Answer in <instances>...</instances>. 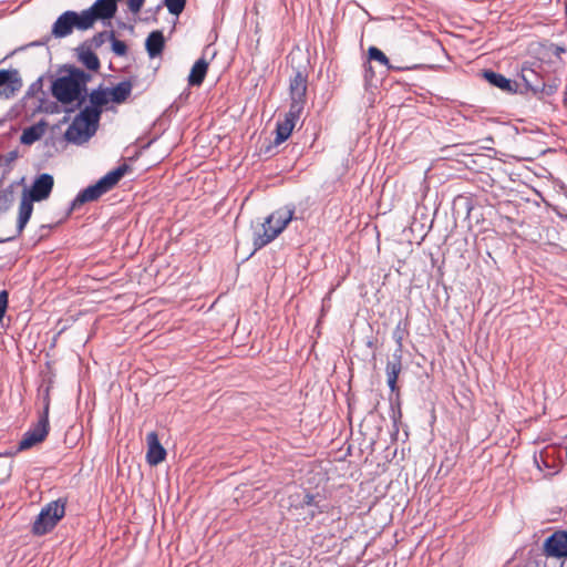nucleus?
Segmentation results:
<instances>
[{
	"instance_id": "1",
	"label": "nucleus",
	"mask_w": 567,
	"mask_h": 567,
	"mask_svg": "<svg viewBox=\"0 0 567 567\" xmlns=\"http://www.w3.org/2000/svg\"><path fill=\"white\" fill-rule=\"evenodd\" d=\"M91 75L83 70L70 66L68 74L58 76L52 81L51 94L64 106L66 113H72L86 101L87 82Z\"/></svg>"
},
{
	"instance_id": "2",
	"label": "nucleus",
	"mask_w": 567,
	"mask_h": 567,
	"mask_svg": "<svg viewBox=\"0 0 567 567\" xmlns=\"http://www.w3.org/2000/svg\"><path fill=\"white\" fill-rule=\"evenodd\" d=\"M289 91L291 103L285 120L279 121L276 125V138L274 142L276 146L288 140L296 122L303 111L307 93V75L298 71L290 80Z\"/></svg>"
},
{
	"instance_id": "3",
	"label": "nucleus",
	"mask_w": 567,
	"mask_h": 567,
	"mask_svg": "<svg viewBox=\"0 0 567 567\" xmlns=\"http://www.w3.org/2000/svg\"><path fill=\"white\" fill-rule=\"evenodd\" d=\"M295 208L285 206L270 214L261 225V231L254 237L255 250L260 249L277 238L293 218Z\"/></svg>"
},
{
	"instance_id": "4",
	"label": "nucleus",
	"mask_w": 567,
	"mask_h": 567,
	"mask_svg": "<svg viewBox=\"0 0 567 567\" xmlns=\"http://www.w3.org/2000/svg\"><path fill=\"white\" fill-rule=\"evenodd\" d=\"M99 121L100 112L95 109H82L66 128L64 133L65 140L78 145L87 142L95 134Z\"/></svg>"
},
{
	"instance_id": "5",
	"label": "nucleus",
	"mask_w": 567,
	"mask_h": 567,
	"mask_svg": "<svg viewBox=\"0 0 567 567\" xmlns=\"http://www.w3.org/2000/svg\"><path fill=\"white\" fill-rule=\"evenodd\" d=\"M127 169L128 166L126 164L120 165L100 178L95 184L90 185L81 190L73 199L71 204V210L76 209L85 203L97 200L102 195L110 192L120 182Z\"/></svg>"
},
{
	"instance_id": "6",
	"label": "nucleus",
	"mask_w": 567,
	"mask_h": 567,
	"mask_svg": "<svg viewBox=\"0 0 567 567\" xmlns=\"http://www.w3.org/2000/svg\"><path fill=\"white\" fill-rule=\"evenodd\" d=\"M76 29L79 31H86L90 29L82 11L76 12L72 10L64 11L62 14L58 17L54 21L51 33L45 35L43 39L39 41H34L31 43L33 47L45 45L51 38L54 39H63L72 34L73 30Z\"/></svg>"
},
{
	"instance_id": "7",
	"label": "nucleus",
	"mask_w": 567,
	"mask_h": 567,
	"mask_svg": "<svg viewBox=\"0 0 567 567\" xmlns=\"http://www.w3.org/2000/svg\"><path fill=\"white\" fill-rule=\"evenodd\" d=\"M65 514V503L62 499L47 504L32 525V533L41 536L52 530Z\"/></svg>"
},
{
	"instance_id": "8",
	"label": "nucleus",
	"mask_w": 567,
	"mask_h": 567,
	"mask_svg": "<svg viewBox=\"0 0 567 567\" xmlns=\"http://www.w3.org/2000/svg\"><path fill=\"white\" fill-rule=\"evenodd\" d=\"M49 408L50 400L47 396L43 412L40 415L39 421L23 434V437L18 445L19 451L28 450L47 437L49 433Z\"/></svg>"
},
{
	"instance_id": "9",
	"label": "nucleus",
	"mask_w": 567,
	"mask_h": 567,
	"mask_svg": "<svg viewBox=\"0 0 567 567\" xmlns=\"http://www.w3.org/2000/svg\"><path fill=\"white\" fill-rule=\"evenodd\" d=\"M116 11L117 4L112 0H96L89 9L82 10V13L91 29L97 20L112 19Z\"/></svg>"
},
{
	"instance_id": "10",
	"label": "nucleus",
	"mask_w": 567,
	"mask_h": 567,
	"mask_svg": "<svg viewBox=\"0 0 567 567\" xmlns=\"http://www.w3.org/2000/svg\"><path fill=\"white\" fill-rule=\"evenodd\" d=\"M54 186L53 176L43 173L35 177L30 189L27 190V196L34 202H41L47 199Z\"/></svg>"
},
{
	"instance_id": "11",
	"label": "nucleus",
	"mask_w": 567,
	"mask_h": 567,
	"mask_svg": "<svg viewBox=\"0 0 567 567\" xmlns=\"http://www.w3.org/2000/svg\"><path fill=\"white\" fill-rule=\"evenodd\" d=\"M547 556L555 558L567 557V532L558 530L551 534L544 544Z\"/></svg>"
},
{
	"instance_id": "12",
	"label": "nucleus",
	"mask_w": 567,
	"mask_h": 567,
	"mask_svg": "<svg viewBox=\"0 0 567 567\" xmlns=\"http://www.w3.org/2000/svg\"><path fill=\"white\" fill-rule=\"evenodd\" d=\"M21 86L22 80L18 70H0V95L12 97Z\"/></svg>"
},
{
	"instance_id": "13",
	"label": "nucleus",
	"mask_w": 567,
	"mask_h": 567,
	"mask_svg": "<svg viewBox=\"0 0 567 567\" xmlns=\"http://www.w3.org/2000/svg\"><path fill=\"white\" fill-rule=\"evenodd\" d=\"M402 371V354L401 350L396 349L392 358L386 362L385 374H386V383L392 393H395L396 400H399V386H398V378Z\"/></svg>"
},
{
	"instance_id": "14",
	"label": "nucleus",
	"mask_w": 567,
	"mask_h": 567,
	"mask_svg": "<svg viewBox=\"0 0 567 567\" xmlns=\"http://www.w3.org/2000/svg\"><path fill=\"white\" fill-rule=\"evenodd\" d=\"M147 453L146 461L150 465H158L166 457V450L163 447L158 440L156 432H150L146 435Z\"/></svg>"
},
{
	"instance_id": "15",
	"label": "nucleus",
	"mask_w": 567,
	"mask_h": 567,
	"mask_svg": "<svg viewBox=\"0 0 567 567\" xmlns=\"http://www.w3.org/2000/svg\"><path fill=\"white\" fill-rule=\"evenodd\" d=\"M483 78L493 86L498 87L503 92L506 93H515L517 91L518 84L515 81H512L505 78L501 73H496L492 70L483 71Z\"/></svg>"
},
{
	"instance_id": "16",
	"label": "nucleus",
	"mask_w": 567,
	"mask_h": 567,
	"mask_svg": "<svg viewBox=\"0 0 567 567\" xmlns=\"http://www.w3.org/2000/svg\"><path fill=\"white\" fill-rule=\"evenodd\" d=\"M33 202L34 200H31V198H29L27 196V189H24L20 205H19V216H18V225H17L19 234L22 233V230L24 229L25 225L28 224V221L32 215V212H33L32 203Z\"/></svg>"
},
{
	"instance_id": "17",
	"label": "nucleus",
	"mask_w": 567,
	"mask_h": 567,
	"mask_svg": "<svg viewBox=\"0 0 567 567\" xmlns=\"http://www.w3.org/2000/svg\"><path fill=\"white\" fill-rule=\"evenodd\" d=\"M47 123L41 121L23 130L20 142L24 145H31L39 141L45 133Z\"/></svg>"
},
{
	"instance_id": "18",
	"label": "nucleus",
	"mask_w": 567,
	"mask_h": 567,
	"mask_svg": "<svg viewBox=\"0 0 567 567\" xmlns=\"http://www.w3.org/2000/svg\"><path fill=\"white\" fill-rule=\"evenodd\" d=\"M165 40L162 31H153L148 34L145 47L148 55L155 58L159 55L164 49Z\"/></svg>"
},
{
	"instance_id": "19",
	"label": "nucleus",
	"mask_w": 567,
	"mask_h": 567,
	"mask_svg": "<svg viewBox=\"0 0 567 567\" xmlns=\"http://www.w3.org/2000/svg\"><path fill=\"white\" fill-rule=\"evenodd\" d=\"M520 78L528 90H530L534 94H538L539 84L542 81H544V79L535 69L523 65L520 70Z\"/></svg>"
},
{
	"instance_id": "20",
	"label": "nucleus",
	"mask_w": 567,
	"mask_h": 567,
	"mask_svg": "<svg viewBox=\"0 0 567 567\" xmlns=\"http://www.w3.org/2000/svg\"><path fill=\"white\" fill-rule=\"evenodd\" d=\"M208 70V62L205 60V58L198 59L188 75V83L192 86H199L206 76Z\"/></svg>"
},
{
	"instance_id": "21",
	"label": "nucleus",
	"mask_w": 567,
	"mask_h": 567,
	"mask_svg": "<svg viewBox=\"0 0 567 567\" xmlns=\"http://www.w3.org/2000/svg\"><path fill=\"white\" fill-rule=\"evenodd\" d=\"M132 83L130 81H122L109 91L110 99L114 103H123L127 100L132 92Z\"/></svg>"
},
{
	"instance_id": "22",
	"label": "nucleus",
	"mask_w": 567,
	"mask_h": 567,
	"mask_svg": "<svg viewBox=\"0 0 567 567\" xmlns=\"http://www.w3.org/2000/svg\"><path fill=\"white\" fill-rule=\"evenodd\" d=\"M109 91L96 89L93 90L89 97L91 105H86L85 107L95 109L97 112H100V115L102 114V107L109 103L111 99H109Z\"/></svg>"
},
{
	"instance_id": "23",
	"label": "nucleus",
	"mask_w": 567,
	"mask_h": 567,
	"mask_svg": "<svg viewBox=\"0 0 567 567\" xmlns=\"http://www.w3.org/2000/svg\"><path fill=\"white\" fill-rule=\"evenodd\" d=\"M79 60L91 71H97L101 66L97 55L91 50V48H81L79 52Z\"/></svg>"
},
{
	"instance_id": "24",
	"label": "nucleus",
	"mask_w": 567,
	"mask_h": 567,
	"mask_svg": "<svg viewBox=\"0 0 567 567\" xmlns=\"http://www.w3.org/2000/svg\"><path fill=\"white\" fill-rule=\"evenodd\" d=\"M369 59L379 62L380 64L391 69L388 56L377 47H370L368 50Z\"/></svg>"
},
{
	"instance_id": "25",
	"label": "nucleus",
	"mask_w": 567,
	"mask_h": 567,
	"mask_svg": "<svg viewBox=\"0 0 567 567\" xmlns=\"http://www.w3.org/2000/svg\"><path fill=\"white\" fill-rule=\"evenodd\" d=\"M164 4L169 13L179 16L185 9L186 0H164Z\"/></svg>"
},
{
	"instance_id": "26",
	"label": "nucleus",
	"mask_w": 567,
	"mask_h": 567,
	"mask_svg": "<svg viewBox=\"0 0 567 567\" xmlns=\"http://www.w3.org/2000/svg\"><path fill=\"white\" fill-rule=\"evenodd\" d=\"M110 40L112 41V51L116 55L123 56L127 53V45L125 42L117 40L114 35V32H110Z\"/></svg>"
},
{
	"instance_id": "27",
	"label": "nucleus",
	"mask_w": 567,
	"mask_h": 567,
	"mask_svg": "<svg viewBox=\"0 0 567 567\" xmlns=\"http://www.w3.org/2000/svg\"><path fill=\"white\" fill-rule=\"evenodd\" d=\"M558 86L559 85L556 81L549 83L542 81L538 87V94L542 93L544 95L550 96L557 92Z\"/></svg>"
},
{
	"instance_id": "28",
	"label": "nucleus",
	"mask_w": 567,
	"mask_h": 567,
	"mask_svg": "<svg viewBox=\"0 0 567 567\" xmlns=\"http://www.w3.org/2000/svg\"><path fill=\"white\" fill-rule=\"evenodd\" d=\"M107 40H110V32L107 31H102V32H99L96 33L92 39H91V48H94V49H99L101 48Z\"/></svg>"
},
{
	"instance_id": "29",
	"label": "nucleus",
	"mask_w": 567,
	"mask_h": 567,
	"mask_svg": "<svg viewBox=\"0 0 567 567\" xmlns=\"http://www.w3.org/2000/svg\"><path fill=\"white\" fill-rule=\"evenodd\" d=\"M9 295L7 290L0 291V322L2 321L6 310L8 308Z\"/></svg>"
},
{
	"instance_id": "30",
	"label": "nucleus",
	"mask_w": 567,
	"mask_h": 567,
	"mask_svg": "<svg viewBox=\"0 0 567 567\" xmlns=\"http://www.w3.org/2000/svg\"><path fill=\"white\" fill-rule=\"evenodd\" d=\"M145 0H127L128 10L133 13H138Z\"/></svg>"
},
{
	"instance_id": "31",
	"label": "nucleus",
	"mask_w": 567,
	"mask_h": 567,
	"mask_svg": "<svg viewBox=\"0 0 567 567\" xmlns=\"http://www.w3.org/2000/svg\"><path fill=\"white\" fill-rule=\"evenodd\" d=\"M19 157V152L17 150L10 151L4 155L6 164H11Z\"/></svg>"
},
{
	"instance_id": "32",
	"label": "nucleus",
	"mask_w": 567,
	"mask_h": 567,
	"mask_svg": "<svg viewBox=\"0 0 567 567\" xmlns=\"http://www.w3.org/2000/svg\"><path fill=\"white\" fill-rule=\"evenodd\" d=\"M394 336H395V341L398 343L396 349H400L402 351V337L400 334H394Z\"/></svg>"
},
{
	"instance_id": "33",
	"label": "nucleus",
	"mask_w": 567,
	"mask_h": 567,
	"mask_svg": "<svg viewBox=\"0 0 567 567\" xmlns=\"http://www.w3.org/2000/svg\"><path fill=\"white\" fill-rule=\"evenodd\" d=\"M312 501H313V496L307 494L306 497H305V503L308 504V505H311Z\"/></svg>"
},
{
	"instance_id": "34",
	"label": "nucleus",
	"mask_w": 567,
	"mask_h": 567,
	"mask_svg": "<svg viewBox=\"0 0 567 567\" xmlns=\"http://www.w3.org/2000/svg\"><path fill=\"white\" fill-rule=\"evenodd\" d=\"M41 81H42L41 79H38V81H37L35 83H33V84H32L31 89H38V87L40 89V87H41V85H42V84H41Z\"/></svg>"
},
{
	"instance_id": "35",
	"label": "nucleus",
	"mask_w": 567,
	"mask_h": 567,
	"mask_svg": "<svg viewBox=\"0 0 567 567\" xmlns=\"http://www.w3.org/2000/svg\"><path fill=\"white\" fill-rule=\"evenodd\" d=\"M11 238H7V239H0V243H4L7 240H10Z\"/></svg>"
}]
</instances>
